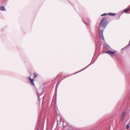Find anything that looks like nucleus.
Masks as SVG:
<instances>
[{"label":"nucleus","mask_w":130,"mask_h":130,"mask_svg":"<svg viewBox=\"0 0 130 130\" xmlns=\"http://www.w3.org/2000/svg\"><path fill=\"white\" fill-rule=\"evenodd\" d=\"M108 23L105 17H103L101 20L100 23V25L103 28H105L108 24Z\"/></svg>","instance_id":"nucleus-1"},{"label":"nucleus","mask_w":130,"mask_h":130,"mask_svg":"<svg viewBox=\"0 0 130 130\" xmlns=\"http://www.w3.org/2000/svg\"><path fill=\"white\" fill-rule=\"evenodd\" d=\"M103 30H99V37L104 41H105V39L103 35Z\"/></svg>","instance_id":"nucleus-2"},{"label":"nucleus","mask_w":130,"mask_h":130,"mask_svg":"<svg viewBox=\"0 0 130 130\" xmlns=\"http://www.w3.org/2000/svg\"><path fill=\"white\" fill-rule=\"evenodd\" d=\"M116 51L114 50L113 51H107L105 52V53H107L109 55L112 57H113V53L115 52Z\"/></svg>","instance_id":"nucleus-3"},{"label":"nucleus","mask_w":130,"mask_h":130,"mask_svg":"<svg viewBox=\"0 0 130 130\" xmlns=\"http://www.w3.org/2000/svg\"><path fill=\"white\" fill-rule=\"evenodd\" d=\"M92 64V63H90V64H89L87 66H86V67H85V68H83V69H82V70H81L80 71H79L78 72H77V73H78V72H80L84 70V69H86L87 67H88V66H90V65H91V64ZM76 73H75V74ZM74 74H72L71 75H69V76H65V77H64L63 78H62V80H63V79L64 78H65L66 77H68L69 76H70L71 75H73Z\"/></svg>","instance_id":"nucleus-4"},{"label":"nucleus","mask_w":130,"mask_h":130,"mask_svg":"<svg viewBox=\"0 0 130 130\" xmlns=\"http://www.w3.org/2000/svg\"><path fill=\"white\" fill-rule=\"evenodd\" d=\"M42 90L41 89H39L37 90V92L38 95V98H39V94L42 93Z\"/></svg>","instance_id":"nucleus-5"},{"label":"nucleus","mask_w":130,"mask_h":130,"mask_svg":"<svg viewBox=\"0 0 130 130\" xmlns=\"http://www.w3.org/2000/svg\"><path fill=\"white\" fill-rule=\"evenodd\" d=\"M28 79L31 84L33 86H35V84L34 83V79H31L30 77H28Z\"/></svg>","instance_id":"nucleus-6"},{"label":"nucleus","mask_w":130,"mask_h":130,"mask_svg":"<svg viewBox=\"0 0 130 130\" xmlns=\"http://www.w3.org/2000/svg\"><path fill=\"white\" fill-rule=\"evenodd\" d=\"M126 112H122L121 117V120L122 121H123L124 118V117L125 116Z\"/></svg>","instance_id":"nucleus-7"},{"label":"nucleus","mask_w":130,"mask_h":130,"mask_svg":"<svg viewBox=\"0 0 130 130\" xmlns=\"http://www.w3.org/2000/svg\"><path fill=\"white\" fill-rule=\"evenodd\" d=\"M63 125L65 127H66L69 126V124L66 122H63Z\"/></svg>","instance_id":"nucleus-8"},{"label":"nucleus","mask_w":130,"mask_h":130,"mask_svg":"<svg viewBox=\"0 0 130 130\" xmlns=\"http://www.w3.org/2000/svg\"><path fill=\"white\" fill-rule=\"evenodd\" d=\"M0 10L1 11H5V9L4 7L1 6L0 7Z\"/></svg>","instance_id":"nucleus-9"},{"label":"nucleus","mask_w":130,"mask_h":130,"mask_svg":"<svg viewBox=\"0 0 130 130\" xmlns=\"http://www.w3.org/2000/svg\"><path fill=\"white\" fill-rule=\"evenodd\" d=\"M104 46L106 48L108 49V47H109V46L106 43H105L104 45Z\"/></svg>","instance_id":"nucleus-10"},{"label":"nucleus","mask_w":130,"mask_h":130,"mask_svg":"<svg viewBox=\"0 0 130 130\" xmlns=\"http://www.w3.org/2000/svg\"><path fill=\"white\" fill-rule=\"evenodd\" d=\"M116 14L115 13H108V15L111 16H114Z\"/></svg>","instance_id":"nucleus-11"},{"label":"nucleus","mask_w":130,"mask_h":130,"mask_svg":"<svg viewBox=\"0 0 130 130\" xmlns=\"http://www.w3.org/2000/svg\"><path fill=\"white\" fill-rule=\"evenodd\" d=\"M129 8H128L127 9H126L125 10H124V12H127L128 11H129V9H130V6H129Z\"/></svg>","instance_id":"nucleus-12"},{"label":"nucleus","mask_w":130,"mask_h":130,"mask_svg":"<svg viewBox=\"0 0 130 130\" xmlns=\"http://www.w3.org/2000/svg\"><path fill=\"white\" fill-rule=\"evenodd\" d=\"M34 78H35L38 75L36 73H34Z\"/></svg>","instance_id":"nucleus-13"},{"label":"nucleus","mask_w":130,"mask_h":130,"mask_svg":"<svg viewBox=\"0 0 130 130\" xmlns=\"http://www.w3.org/2000/svg\"><path fill=\"white\" fill-rule=\"evenodd\" d=\"M129 124H130V123L129 124H127L126 126V129H128L129 127Z\"/></svg>","instance_id":"nucleus-14"},{"label":"nucleus","mask_w":130,"mask_h":130,"mask_svg":"<svg viewBox=\"0 0 130 130\" xmlns=\"http://www.w3.org/2000/svg\"><path fill=\"white\" fill-rule=\"evenodd\" d=\"M73 128V127L72 126L69 127H68V129L69 130H71Z\"/></svg>","instance_id":"nucleus-15"},{"label":"nucleus","mask_w":130,"mask_h":130,"mask_svg":"<svg viewBox=\"0 0 130 130\" xmlns=\"http://www.w3.org/2000/svg\"><path fill=\"white\" fill-rule=\"evenodd\" d=\"M58 85V84L57 85V84H56V87H55V91L57 90V88Z\"/></svg>","instance_id":"nucleus-16"},{"label":"nucleus","mask_w":130,"mask_h":130,"mask_svg":"<svg viewBox=\"0 0 130 130\" xmlns=\"http://www.w3.org/2000/svg\"><path fill=\"white\" fill-rule=\"evenodd\" d=\"M107 15V14L106 13H104L102 14L101 15V16H103L106 15Z\"/></svg>","instance_id":"nucleus-17"},{"label":"nucleus","mask_w":130,"mask_h":130,"mask_svg":"<svg viewBox=\"0 0 130 130\" xmlns=\"http://www.w3.org/2000/svg\"><path fill=\"white\" fill-rule=\"evenodd\" d=\"M83 21V22L84 23H85V24H86V23L85 22H84V21Z\"/></svg>","instance_id":"nucleus-18"},{"label":"nucleus","mask_w":130,"mask_h":130,"mask_svg":"<svg viewBox=\"0 0 130 130\" xmlns=\"http://www.w3.org/2000/svg\"><path fill=\"white\" fill-rule=\"evenodd\" d=\"M57 124H58V121H57Z\"/></svg>","instance_id":"nucleus-19"},{"label":"nucleus","mask_w":130,"mask_h":130,"mask_svg":"<svg viewBox=\"0 0 130 130\" xmlns=\"http://www.w3.org/2000/svg\"><path fill=\"white\" fill-rule=\"evenodd\" d=\"M59 122H61V121H59Z\"/></svg>","instance_id":"nucleus-20"}]
</instances>
